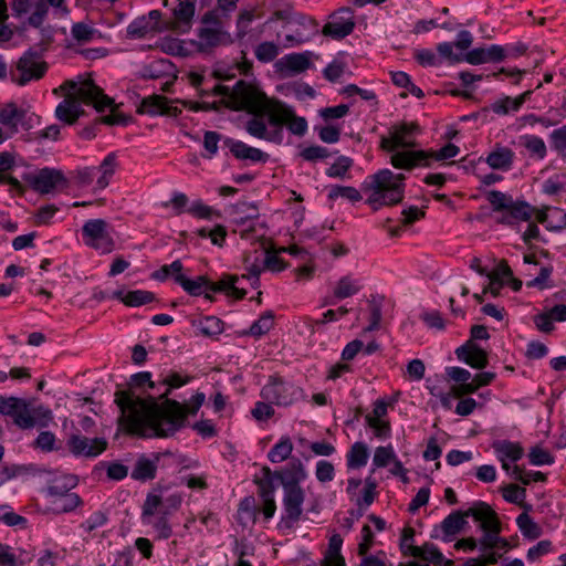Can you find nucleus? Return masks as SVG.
Returning <instances> with one entry per match:
<instances>
[{"mask_svg":"<svg viewBox=\"0 0 566 566\" xmlns=\"http://www.w3.org/2000/svg\"><path fill=\"white\" fill-rule=\"evenodd\" d=\"M206 395L197 391L187 402L171 398L135 397L130 389L116 390L115 403L120 410L119 427L129 436L144 439L169 438L181 430L188 416H195Z\"/></svg>","mask_w":566,"mask_h":566,"instance_id":"obj_1","label":"nucleus"},{"mask_svg":"<svg viewBox=\"0 0 566 566\" xmlns=\"http://www.w3.org/2000/svg\"><path fill=\"white\" fill-rule=\"evenodd\" d=\"M73 88V93L64 97L55 108V116L59 120L66 125H73L83 114L81 104L93 105L98 112L109 109V114L97 118V124L108 126H126L130 123L132 117L119 111V104L106 95L104 91L97 86L92 80L85 81L77 85L74 82H67Z\"/></svg>","mask_w":566,"mask_h":566,"instance_id":"obj_2","label":"nucleus"},{"mask_svg":"<svg viewBox=\"0 0 566 566\" xmlns=\"http://www.w3.org/2000/svg\"><path fill=\"white\" fill-rule=\"evenodd\" d=\"M279 99L269 97L259 86L243 80L238 81L231 90V105L233 111H244L252 115L245 122V130L251 136L263 140H280V133H268L265 117L269 119Z\"/></svg>","mask_w":566,"mask_h":566,"instance_id":"obj_3","label":"nucleus"},{"mask_svg":"<svg viewBox=\"0 0 566 566\" xmlns=\"http://www.w3.org/2000/svg\"><path fill=\"white\" fill-rule=\"evenodd\" d=\"M42 38L39 43L27 50L18 60L15 71H11V81L17 85L24 86L31 81L41 80L48 72L49 65L42 60L52 42L53 34L50 28L41 29Z\"/></svg>","mask_w":566,"mask_h":566,"instance_id":"obj_4","label":"nucleus"},{"mask_svg":"<svg viewBox=\"0 0 566 566\" xmlns=\"http://www.w3.org/2000/svg\"><path fill=\"white\" fill-rule=\"evenodd\" d=\"M369 188L373 190L367 199V203L374 210L381 206H392L399 203L403 199L405 193V175L394 174L389 169H381L370 176Z\"/></svg>","mask_w":566,"mask_h":566,"instance_id":"obj_5","label":"nucleus"},{"mask_svg":"<svg viewBox=\"0 0 566 566\" xmlns=\"http://www.w3.org/2000/svg\"><path fill=\"white\" fill-rule=\"evenodd\" d=\"M493 211L501 212L497 222L518 230L521 222L531 221L536 208L524 200H514L512 196L499 190L488 193Z\"/></svg>","mask_w":566,"mask_h":566,"instance_id":"obj_6","label":"nucleus"},{"mask_svg":"<svg viewBox=\"0 0 566 566\" xmlns=\"http://www.w3.org/2000/svg\"><path fill=\"white\" fill-rule=\"evenodd\" d=\"M260 397L277 407H290L306 398L302 387L286 380L279 374L270 375L266 384L260 390Z\"/></svg>","mask_w":566,"mask_h":566,"instance_id":"obj_7","label":"nucleus"},{"mask_svg":"<svg viewBox=\"0 0 566 566\" xmlns=\"http://www.w3.org/2000/svg\"><path fill=\"white\" fill-rule=\"evenodd\" d=\"M274 106L268 119L271 127L270 129L268 128V133L270 135L275 132L280 133V140H270L271 143L282 144L284 126L293 135L302 137L306 134L308 125L305 117L297 116L291 106L280 99Z\"/></svg>","mask_w":566,"mask_h":566,"instance_id":"obj_8","label":"nucleus"},{"mask_svg":"<svg viewBox=\"0 0 566 566\" xmlns=\"http://www.w3.org/2000/svg\"><path fill=\"white\" fill-rule=\"evenodd\" d=\"M164 505L163 496L148 493L142 506V522L149 525L156 532L158 539H168L172 535V526L169 522V513L159 510Z\"/></svg>","mask_w":566,"mask_h":566,"instance_id":"obj_9","label":"nucleus"},{"mask_svg":"<svg viewBox=\"0 0 566 566\" xmlns=\"http://www.w3.org/2000/svg\"><path fill=\"white\" fill-rule=\"evenodd\" d=\"M472 518L480 523L483 536L478 541L483 552L495 549L496 539L502 532V526L496 512L485 503L482 511H471Z\"/></svg>","mask_w":566,"mask_h":566,"instance_id":"obj_10","label":"nucleus"},{"mask_svg":"<svg viewBox=\"0 0 566 566\" xmlns=\"http://www.w3.org/2000/svg\"><path fill=\"white\" fill-rule=\"evenodd\" d=\"M421 134V127L417 122H401L390 128V135L382 136L380 148L392 153L399 148H413L417 143L415 137Z\"/></svg>","mask_w":566,"mask_h":566,"instance_id":"obj_11","label":"nucleus"},{"mask_svg":"<svg viewBox=\"0 0 566 566\" xmlns=\"http://www.w3.org/2000/svg\"><path fill=\"white\" fill-rule=\"evenodd\" d=\"M108 228V223L103 219L87 220L82 227L83 242L102 254L111 253L115 242Z\"/></svg>","mask_w":566,"mask_h":566,"instance_id":"obj_12","label":"nucleus"},{"mask_svg":"<svg viewBox=\"0 0 566 566\" xmlns=\"http://www.w3.org/2000/svg\"><path fill=\"white\" fill-rule=\"evenodd\" d=\"M23 179L40 193H50L67 187L64 174L54 168L45 167L36 172L25 174Z\"/></svg>","mask_w":566,"mask_h":566,"instance_id":"obj_13","label":"nucleus"},{"mask_svg":"<svg viewBox=\"0 0 566 566\" xmlns=\"http://www.w3.org/2000/svg\"><path fill=\"white\" fill-rule=\"evenodd\" d=\"M355 14L349 7L335 10L322 29V34L333 40H343L355 29Z\"/></svg>","mask_w":566,"mask_h":566,"instance_id":"obj_14","label":"nucleus"},{"mask_svg":"<svg viewBox=\"0 0 566 566\" xmlns=\"http://www.w3.org/2000/svg\"><path fill=\"white\" fill-rule=\"evenodd\" d=\"M38 122L39 117L34 113L19 107L13 102L4 104L0 108V123L12 133H17L19 126L24 130H30Z\"/></svg>","mask_w":566,"mask_h":566,"instance_id":"obj_15","label":"nucleus"},{"mask_svg":"<svg viewBox=\"0 0 566 566\" xmlns=\"http://www.w3.org/2000/svg\"><path fill=\"white\" fill-rule=\"evenodd\" d=\"M0 413L11 417L14 424L21 429H30L35 426V419L29 410V405L22 398L0 395Z\"/></svg>","mask_w":566,"mask_h":566,"instance_id":"obj_16","label":"nucleus"},{"mask_svg":"<svg viewBox=\"0 0 566 566\" xmlns=\"http://www.w3.org/2000/svg\"><path fill=\"white\" fill-rule=\"evenodd\" d=\"M66 447L74 457L96 458L106 451L108 442L105 438H88L73 433L67 438Z\"/></svg>","mask_w":566,"mask_h":566,"instance_id":"obj_17","label":"nucleus"},{"mask_svg":"<svg viewBox=\"0 0 566 566\" xmlns=\"http://www.w3.org/2000/svg\"><path fill=\"white\" fill-rule=\"evenodd\" d=\"M283 510L281 524L286 528H292L300 521L303 514V503L305 492L302 488L283 489Z\"/></svg>","mask_w":566,"mask_h":566,"instance_id":"obj_18","label":"nucleus"},{"mask_svg":"<svg viewBox=\"0 0 566 566\" xmlns=\"http://www.w3.org/2000/svg\"><path fill=\"white\" fill-rule=\"evenodd\" d=\"M485 502L478 501L465 511H453L443 521L434 527L433 532L440 530L442 532V539L450 542L457 534H459L467 524V518L472 517L471 511H482Z\"/></svg>","mask_w":566,"mask_h":566,"instance_id":"obj_19","label":"nucleus"},{"mask_svg":"<svg viewBox=\"0 0 566 566\" xmlns=\"http://www.w3.org/2000/svg\"><path fill=\"white\" fill-rule=\"evenodd\" d=\"M233 43L231 34L222 28L200 27L197 31L196 46L201 53H211L219 46Z\"/></svg>","mask_w":566,"mask_h":566,"instance_id":"obj_20","label":"nucleus"},{"mask_svg":"<svg viewBox=\"0 0 566 566\" xmlns=\"http://www.w3.org/2000/svg\"><path fill=\"white\" fill-rule=\"evenodd\" d=\"M401 151H392L390 164L396 169L412 170L417 167H430L427 150H412L411 148H403Z\"/></svg>","mask_w":566,"mask_h":566,"instance_id":"obj_21","label":"nucleus"},{"mask_svg":"<svg viewBox=\"0 0 566 566\" xmlns=\"http://www.w3.org/2000/svg\"><path fill=\"white\" fill-rule=\"evenodd\" d=\"M49 7H52L56 18H63L70 12L66 0H38L35 10L28 18L29 25L35 29L42 28L49 13Z\"/></svg>","mask_w":566,"mask_h":566,"instance_id":"obj_22","label":"nucleus"},{"mask_svg":"<svg viewBox=\"0 0 566 566\" xmlns=\"http://www.w3.org/2000/svg\"><path fill=\"white\" fill-rule=\"evenodd\" d=\"M160 17L159 10H151L147 15L137 17L127 25L126 36L128 39H144L148 34L158 31Z\"/></svg>","mask_w":566,"mask_h":566,"instance_id":"obj_23","label":"nucleus"},{"mask_svg":"<svg viewBox=\"0 0 566 566\" xmlns=\"http://www.w3.org/2000/svg\"><path fill=\"white\" fill-rule=\"evenodd\" d=\"M274 474L283 489L302 488L301 483L307 479V472L297 458H293L283 469L274 471Z\"/></svg>","mask_w":566,"mask_h":566,"instance_id":"obj_24","label":"nucleus"},{"mask_svg":"<svg viewBox=\"0 0 566 566\" xmlns=\"http://www.w3.org/2000/svg\"><path fill=\"white\" fill-rule=\"evenodd\" d=\"M455 355L459 360L475 369H483L489 364L488 353L472 340L458 347Z\"/></svg>","mask_w":566,"mask_h":566,"instance_id":"obj_25","label":"nucleus"},{"mask_svg":"<svg viewBox=\"0 0 566 566\" xmlns=\"http://www.w3.org/2000/svg\"><path fill=\"white\" fill-rule=\"evenodd\" d=\"M515 153L507 146L495 144L484 161L493 170L510 171L513 168Z\"/></svg>","mask_w":566,"mask_h":566,"instance_id":"obj_26","label":"nucleus"},{"mask_svg":"<svg viewBox=\"0 0 566 566\" xmlns=\"http://www.w3.org/2000/svg\"><path fill=\"white\" fill-rule=\"evenodd\" d=\"M361 290L358 280L353 279L350 275L342 276L331 296H325L322 301V306L335 305L337 301L344 300L356 295Z\"/></svg>","mask_w":566,"mask_h":566,"instance_id":"obj_27","label":"nucleus"},{"mask_svg":"<svg viewBox=\"0 0 566 566\" xmlns=\"http://www.w3.org/2000/svg\"><path fill=\"white\" fill-rule=\"evenodd\" d=\"M465 61L472 65L502 62L504 61V50L499 44H492L489 48H475L467 53Z\"/></svg>","mask_w":566,"mask_h":566,"instance_id":"obj_28","label":"nucleus"},{"mask_svg":"<svg viewBox=\"0 0 566 566\" xmlns=\"http://www.w3.org/2000/svg\"><path fill=\"white\" fill-rule=\"evenodd\" d=\"M224 144L237 159L251 160L253 163H265L269 155L259 148L251 147L241 140L228 138Z\"/></svg>","mask_w":566,"mask_h":566,"instance_id":"obj_29","label":"nucleus"},{"mask_svg":"<svg viewBox=\"0 0 566 566\" xmlns=\"http://www.w3.org/2000/svg\"><path fill=\"white\" fill-rule=\"evenodd\" d=\"M192 376L182 374L175 370H169L166 374H161L158 379V389L164 387L165 390L158 395V398H169L174 389H178L191 382Z\"/></svg>","mask_w":566,"mask_h":566,"instance_id":"obj_30","label":"nucleus"},{"mask_svg":"<svg viewBox=\"0 0 566 566\" xmlns=\"http://www.w3.org/2000/svg\"><path fill=\"white\" fill-rule=\"evenodd\" d=\"M158 463L154 457L148 458L142 454L136 460L130 478L135 481L146 482L156 478Z\"/></svg>","mask_w":566,"mask_h":566,"instance_id":"obj_31","label":"nucleus"},{"mask_svg":"<svg viewBox=\"0 0 566 566\" xmlns=\"http://www.w3.org/2000/svg\"><path fill=\"white\" fill-rule=\"evenodd\" d=\"M492 449L495 452L497 460L517 462L524 455V449L521 443L510 440H496L492 443Z\"/></svg>","mask_w":566,"mask_h":566,"instance_id":"obj_32","label":"nucleus"},{"mask_svg":"<svg viewBox=\"0 0 566 566\" xmlns=\"http://www.w3.org/2000/svg\"><path fill=\"white\" fill-rule=\"evenodd\" d=\"M238 281V276L235 275H224L218 282H211L209 280L208 289L213 293L224 292L230 296H233L237 300H243L247 295V291L244 289H239L235 286Z\"/></svg>","mask_w":566,"mask_h":566,"instance_id":"obj_33","label":"nucleus"},{"mask_svg":"<svg viewBox=\"0 0 566 566\" xmlns=\"http://www.w3.org/2000/svg\"><path fill=\"white\" fill-rule=\"evenodd\" d=\"M518 144L527 151L530 158L534 160H543L547 155V147L542 137L536 135H522L518 138Z\"/></svg>","mask_w":566,"mask_h":566,"instance_id":"obj_34","label":"nucleus"},{"mask_svg":"<svg viewBox=\"0 0 566 566\" xmlns=\"http://www.w3.org/2000/svg\"><path fill=\"white\" fill-rule=\"evenodd\" d=\"M175 282L178 283L189 295L200 296L205 294L207 298L211 300L208 294L209 279L206 275H199L196 280L186 277L185 275L175 276Z\"/></svg>","mask_w":566,"mask_h":566,"instance_id":"obj_35","label":"nucleus"},{"mask_svg":"<svg viewBox=\"0 0 566 566\" xmlns=\"http://www.w3.org/2000/svg\"><path fill=\"white\" fill-rule=\"evenodd\" d=\"M408 551L410 556L426 562L424 564L431 563L436 566L443 560V554L432 543H424L422 546L410 545Z\"/></svg>","mask_w":566,"mask_h":566,"instance_id":"obj_36","label":"nucleus"},{"mask_svg":"<svg viewBox=\"0 0 566 566\" xmlns=\"http://www.w3.org/2000/svg\"><path fill=\"white\" fill-rule=\"evenodd\" d=\"M14 167V157L9 151L0 153V184L9 185L17 191H22V184L10 175Z\"/></svg>","mask_w":566,"mask_h":566,"instance_id":"obj_37","label":"nucleus"},{"mask_svg":"<svg viewBox=\"0 0 566 566\" xmlns=\"http://www.w3.org/2000/svg\"><path fill=\"white\" fill-rule=\"evenodd\" d=\"M311 65L307 53H290L275 63L277 70L287 69L293 73H302Z\"/></svg>","mask_w":566,"mask_h":566,"instance_id":"obj_38","label":"nucleus"},{"mask_svg":"<svg viewBox=\"0 0 566 566\" xmlns=\"http://www.w3.org/2000/svg\"><path fill=\"white\" fill-rule=\"evenodd\" d=\"M114 297L122 301L126 306L138 307L151 303L155 294L149 291L135 290L124 293L123 291L114 292Z\"/></svg>","mask_w":566,"mask_h":566,"instance_id":"obj_39","label":"nucleus"},{"mask_svg":"<svg viewBox=\"0 0 566 566\" xmlns=\"http://www.w3.org/2000/svg\"><path fill=\"white\" fill-rule=\"evenodd\" d=\"M275 325L274 313L272 311H265L260 317L252 323L249 329L241 332L242 336H252L260 338L268 334Z\"/></svg>","mask_w":566,"mask_h":566,"instance_id":"obj_40","label":"nucleus"},{"mask_svg":"<svg viewBox=\"0 0 566 566\" xmlns=\"http://www.w3.org/2000/svg\"><path fill=\"white\" fill-rule=\"evenodd\" d=\"M31 560L24 551L17 554L11 546L0 543V566H27Z\"/></svg>","mask_w":566,"mask_h":566,"instance_id":"obj_41","label":"nucleus"},{"mask_svg":"<svg viewBox=\"0 0 566 566\" xmlns=\"http://www.w3.org/2000/svg\"><path fill=\"white\" fill-rule=\"evenodd\" d=\"M261 476H254L253 482L258 486V494L261 499L274 497L275 485L273 479L275 478L274 472L269 467H263Z\"/></svg>","mask_w":566,"mask_h":566,"instance_id":"obj_42","label":"nucleus"},{"mask_svg":"<svg viewBox=\"0 0 566 566\" xmlns=\"http://www.w3.org/2000/svg\"><path fill=\"white\" fill-rule=\"evenodd\" d=\"M293 442L289 436H283L268 452V459L272 463H281L287 460L293 452Z\"/></svg>","mask_w":566,"mask_h":566,"instance_id":"obj_43","label":"nucleus"},{"mask_svg":"<svg viewBox=\"0 0 566 566\" xmlns=\"http://www.w3.org/2000/svg\"><path fill=\"white\" fill-rule=\"evenodd\" d=\"M368 448L364 442H355L346 454V464L348 469H360L367 464Z\"/></svg>","mask_w":566,"mask_h":566,"instance_id":"obj_44","label":"nucleus"},{"mask_svg":"<svg viewBox=\"0 0 566 566\" xmlns=\"http://www.w3.org/2000/svg\"><path fill=\"white\" fill-rule=\"evenodd\" d=\"M116 166H117L116 156L114 153H111L103 159L101 165L97 168H95L96 171H98V175H97L98 176L97 177V188L98 189H104L109 185V181L115 174Z\"/></svg>","mask_w":566,"mask_h":566,"instance_id":"obj_45","label":"nucleus"},{"mask_svg":"<svg viewBox=\"0 0 566 566\" xmlns=\"http://www.w3.org/2000/svg\"><path fill=\"white\" fill-rule=\"evenodd\" d=\"M51 510L55 514L69 513L83 504L82 499L76 493H69L57 500H50Z\"/></svg>","mask_w":566,"mask_h":566,"instance_id":"obj_46","label":"nucleus"},{"mask_svg":"<svg viewBox=\"0 0 566 566\" xmlns=\"http://www.w3.org/2000/svg\"><path fill=\"white\" fill-rule=\"evenodd\" d=\"M199 333L207 337H217L224 331V323L217 316H205L197 323Z\"/></svg>","mask_w":566,"mask_h":566,"instance_id":"obj_47","label":"nucleus"},{"mask_svg":"<svg viewBox=\"0 0 566 566\" xmlns=\"http://www.w3.org/2000/svg\"><path fill=\"white\" fill-rule=\"evenodd\" d=\"M280 45L273 41H263L254 48L255 59L263 64L272 63L280 54Z\"/></svg>","mask_w":566,"mask_h":566,"instance_id":"obj_48","label":"nucleus"},{"mask_svg":"<svg viewBox=\"0 0 566 566\" xmlns=\"http://www.w3.org/2000/svg\"><path fill=\"white\" fill-rule=\"evenodd\" d=\"M187 212L196 219L212 220L221 218V212L206 205L202 200H195L191 202Z\"/></svg>","mask_w":566,"mask_h":566,"instance_id":"obj_49","label":"nucleus"},{"mask_svg":"<svg viewBox=\"0 0 566 566\" xmlns=\"http://www.w3.org/2000/svg\"><path fill=\"white\" fill-rule=\"evenodd\" d=\"M165 96L163 95H151L143 98L140 102L137 113L138 114H147L150 116L163 115V107L165 106Z\"/></svg>","mask_w":566,"mask_h":566,"instance_id":"obj_50","label":"nucleus"},{"mask_svg":"<svg viewBox=\"0 0 566 566\" xmlns=\"http://www.w3.org/2000/svg\"><path fill=\"white\" fill-rule=\"evenodd\" d=\"M328 199L335 201L338 198H344L353 203L361 200L360 192L352 186L333 185L328 189Z\"/></svg>","mask_w":566,"mask_h":566,"instance_id":"obj_51","label":"nucleus"},{"mask_svg":"<svg viewBox=\"0 0 566 566\" xmlns=\"http://www.w3.org/2000/svg\"><path fill=\"white\" fill-rule=\"evenodd\" d=\"M196 10V1L195 0H185L180 1L178 7L174 11V15L176 21L180 25L187 27V29L190 28L191 21L195 15Z\"/></svg>","mask_w":566,"mask_h":566,"instance_id":"obj_52","label":"nucleus"},{"mask_svg":"<svg viewBox=\"0 0 566 566\" xmlns=\"http://www.w3.org/2000/svg\"><path fill=\"white\" fill-rule=\"evenodd\" d=\"M516 524L524 537L536 539L541 536L542 530L537 523L526 513L523 512L516 517Z\"/></svg>","mask_w":566,"mask_h":566,"instance_id":"obj_53","label":"nucleus"},{"mask_svg":"<svg viewBox=\"0 0 566 566\" xmlns=\"http://www.w3.org/2000/svg\"><path fill=\"white\" fill-rule=\"evenodd\" d=\"M542 191L547 196H556L566 191V172H557L542 184Z\"/></svg>","mask_w":566,"mask_h":566,"instance_id":"obj_54","label":"nucleus"},{"mask_svg":"<svg viewBox=\"0 0 566 566\" xmlns=\"http://www.w3.org/2000/svg\"><path fill=\"white\" fill-rule=\"evenodd\" d=\"M513 103H514V98L505 95V96L494 101L493 103H491L490 106L484 107L482 109V112L491 111L499 116H505L511 113L518 112L517 106H515Z\"/></svg>","mask_w":566,"mask_h":566,"instance_id":"obj_55","label":"nucleus"},{"mask_svg":"<svg viewBox=\"0 0 566 566\" xmlns=\"http://www.w3.org/2000/svg\"><path fill=\"white\" fill-rule=\"evenodd\" d=\"M158 463V468H172L176 465L184 464L186 461V457L178 452H172L170 450H166L163 452H154L151 453Z\"/></svg>","mask_w":566,"mask_h":566,"instance_id":"obj_56","label":"nucleus"},{"mask_svg":"<svg viewBox=\"0 0 566 566\" xmlns=\"http://www.w3.org/2000/svg\"><path fill=\"white\" fill-rule=\"evenodd\" d=\"M503 499L513 504H517L522 507H530L526 505L524 500L526 496V490L517 484H507L502 489Z\"/></svg>","mask_w":566,"mask_h":566,"instance_id":"obj_57","label":"nucleus"},{"mask_svg":"<svg viewBox=\"0 0 566 566\" xmlns=\"http://www.w3.org/2000/svg\"><path fill=\"white\" fill-rule=\"evenodd\" d=\"M527 457L530 463L536 467L552 465L555 462V457L538 444L530 449Z\"/></svg>","mask_w":566,"mask_h":566,"instance_id":"obj_58","label":"nucleus"},{"mask_svg":"<svg viewBox=\"0 0 566 566\" xmlns=\"http://www.w3.org/2000/svg\"><path fill=\"white\" fill-rule=\"evenodd\" d=\"M353 166V159L347 156H339L327 169L326 176L329 178H344Z\"/></svg>","mask_w":566,"mask_h":566,"instance_id":"obj_59","label":"nucleus"},{"mask_svg":"<svg viewBox=\"0 0 566 566\" xmlns=\"http://www.w3.org/2000/svg\"><path fill=\"white\" fill-rule=\"evenodd\" d=\"M396 460V453L391 444L377 447L373 458L376 468H385Z\"/></svg>","mask_w":566,"mask_h":566,"instance_id":"obj_60","label":"nucleus"},{"mask_svg":"<svg viewBox=\"0 0 566 566\" xmlns=\"http://www.w3.org/2000/svg\"><path fill=\"white\" fill-rule=\"evenodd\" d=\"M230 18L223 17V13L214 8L212 10H208L202 17L200 18L201 27H211V28H226L227 22Z\"/></svg>","mask_w":566,"mask_h":566,"instance_id":"obj_61","label":"nucleus"},{"mask_svg":"<svg viewBox=\"0 0 566 566\" xmlns=\"http://www.w3.org/2000/svg\"><path fill=\"white\" fill-rule=\"evenodd\" d=\"M0 522L8 526H18L23 528L27 526L28 520L24 516L13 512L10 506L0 505Z\"/></svg>","mask_w":566,"mask_h":566,"instance_id":"obj_62","label":"nucleus"},{"mask_svg":"<svg viewBox=\"0 0 566 566\" xmlns=\"http://www.w3.org/2000/svg\"><path fill=\"white\" fill-rule=\"evenodd\" d=\"M552 148L562 157H566V124L549 134Z\"/></svg>","mask_w":566,"mask_h":566,"instance_id":"obj_63","label":"nucleus"},{"mask_svg":"<svg viewBox=\"0 0 566 566\" xmlns=\"http://www.w3.org/2000/svg\"><path fill=\"white\" fill-rule=\"evenodd\" d=\"M71 33L78 43H86L94 39L96 30L86 23L77 22L72 25Z\"/></svg>","mask_w":566,"mask_h":566,"instance_id":"obj_64","label":"nucleus"}]
</instances>
